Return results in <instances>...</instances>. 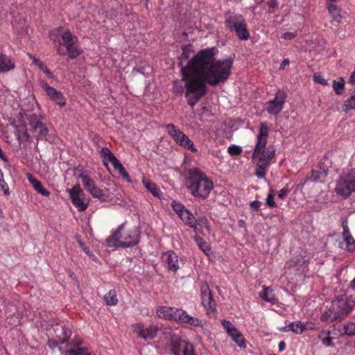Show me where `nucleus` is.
Listing matches in <instances>:
<instances>
[{"mask_svg": "<svg viewBox=\"0 0 355 355\" xmlns=\"http://www.w3.org/2000/svg\"><path fill=\"white\" fill-rule=\"evenodd\" d=\"M340 335L355 336V323L348 322L340 330Z\"/></svg>", "mask_w": 355, "mask_h": 355, "instance_id": "obj_38", "label": "nucleus"}, {"mask_svg": "<svg viewBox=\"0 0 355 355\" xmlns=\"http://www.w3.org/2000/svg\"><path fill=\"white\" fill-rule=\"evenodd\" d=\"M114 168L119 171V174L124 178L128 180V182H130L131 180L130 179L128 173L126 172L125 168L123 166L121 163L118 160L114 165Z\"/></svg>", "mask_w": 355, "mask_h": 355, "instance_id": "obj_40", "label": "nucleus"}, {"mask_svg": "<svg viewBox=\"0 0 355 355\" xmlns=\"http://www.w3.org/2000/svg\"><path fill=\"white\" fill-rule=\"evenodd\" d=\"M80 179H81L83 184L87 192H90L91 190L96 187L94 180L89 175H80Z\"/></svg>", "mask_w": 355, "mask_h": 355, "instance_id": "obj_33", "label": "nucleus"}, {"mask_svg": "<svg viewBox=\"0 0 355 355\" xmlns=\"http://www.w3.org/2000/svg\"><path fill=\"white\" fill-rule=\"evenodd\" d=\"M225 26L231 32L235 31L241 40H248L250 37V32L245 18L241 14L226 11L225 15Z\"/></svg>", "mask_w": 355, "mask_h": 355, "instance_id": "obj_7", "label": "nucleus"}, {"mask_svg": "<svg viewBox=\"0 0 355 355\" xmlns=\"http://www.w3.org/2000/svg\"><path fill=\"white\" fill-rule=\"evenodd\" d=\"M65 355H91V354L87 347H71L66 351Z\"/></svg>", "mask_w": 355, "mask_h": 355, "instance_id": "obj_39", "label": "nucleus"}, {"mask_svg": "<svg viewBox=\"0 0 355 355\" xmlns=\"http://www.w3.org/2000/svg\"><path fill=\"white\" fill-rule=\"evenodd\" d=\"M0 187L2 189V190L4 191V193L6 195H9L10 194L8 185L5 182L4 180H1V181L0 182Z\"/></svg>", "mask_w": 355, "mask_h": 355, "instance_id": "obj_57", "label": "nucleus"}, {"mask_svg": "<svg viewBox=\"0 0 355 355\" xmlns=\"http://www.w3.org/2000/svg\"><path fill=\"white\" fill-rule=\"evenodd\" d=\"M69 193L71 202L79 211H84L87 209L89 202L81 198L84 193L79 184L74 185L69 191Z\"/></svg>", "mask_w": 355, "mask_h": 355, "instance_id": "obj_13", "label": "nucleus"}, {"mask_svg": "<svg viewBox=\"0 0 355 355\" xmlns=\"http://www.w3.org/2000/svg\"><path fill=\"white\" fill-rule=\"evenodd\" d=\"M296 35L297 34L295 33L286 32L282 35V38L284 40H291L294 39L296 37Z\"/></svg>", "mask_w": 355, "mask_h": 355, "instance_id": "obj_55", "label": "nucleus"}, {"mask_svg": "<svg viewBox=\"0 0 355 355\" xmlns=\"http://www.w3.org/2000/svg\"><path fill=\"white\" fill-rule=\"evenodd\" d=\"M173 92L175 94H182L184 88L182 85H178V83H175L173 88Z\"/></svg>", "mask_w": 355, "mask_h": 355, "instance_id": "obj_59", "label": "nucleus"}, {"mask_svg": "<svg viewBox=\"0 0 355 355\" xmlns=\"http://www.w3.org/2000/svg\"><path fill=\"white\" fill-rule=\"evenodd\" d=\"M15 135L19 141H28L30 135L28 133L25 123L16 126Z\"/></svg>", "mask_w": 355, "mask_h": 355, "instance_id": "obj_29", "label": "nucleus"}, {"mask_svg": "<svg viewBox=\"0 0 355 355\" xmlns=\"http://www.w3.org/2000/svg\"><path fill=\"white\" fill-rule=\"evenodd\" d=\"M162 259L168 270L176 272L180 268L179 257L173 250L164 253Z\"/></svg>", "mask_w": 355, "mask_h": 355, "instance_id": "obj_17", "label": "nucleus"}, {"mask_svg": "<svg viewBox=\"0 0 355 355\" xmlns=\"http://www.w3.org/2000/svg\"><path fill=\"white\" fill-rule=\"evenodd\" d=\"M287 98V94L282 89H278L273 99L267 101L264 110L270 115H277L284 109Z\"/></svg>", "mask_w": 355, "mask_h": 355, "instance_id": "obj_10", "label": "nucleus"}, {"mask_svg": "<svg viewBox=\"0 0 355 355\" xmlns=\"http://www.w3.org/2000/svg\"><path fill=\"white\" fill-rule=\"evenodd\" d=\"M333 87L337 94H342L345 87L344 80L342 78L338 80H334L333 83Z\"/></svg>", "mask_w": 355, "mask_h": 355, "instance_id": "obj_41", "label": "nucleus"}, {"mask_svg": "<svg viewBox=\"0 0 355 355\" xmlns=\"http://www.w3.org/2000/svg\"><path fill=\"white\" fill-rule=\"evenodd\" d=\"M171 350L173 355H196L193 345L180 338H172Z\"/></svg>", "mask_w": 355, "mask_h": 355, "instance_id": "obj_11", "label": "nucleus"}, {"mask_svg": "<svg viewBox=\"0 0 355 355\" xmlns=\"http://www.w3.org/2000/svg\"><path fill=\"white\" fill-rule=\"evenodd\" d=\"M15 67V61L9 56L0 54V73L8 72Z\"/></svg>", "mask_w": 355, "mask_h": 355, "instance_id": "obj_23", "label": "nucleus"}, {"mask_svg": "<svg viewBox=\"0 0 355 355\" xmlns=\"http://www.w3.org/2000/svg\"><path fill=\"white\" fill-rule=\"evenodd\" d=\"M197 242L200 249L202 251H203L206 254H208L209 252L211 251L210 245L202 239L200 238L197 239Z\"/></svg>", "mask_w": 355, "mask_h": 355, "instance_id": "obj_44", "label": "nucleus"}, {"mask_svg": "<svg viewBox=\"0 0 355 355\" xmlns=\"http://www.w3.org/2000/svg\"><path fill=\"white\" fill-rule=\"evenodd\" d=\"M215 55L214 48L200 50L182 68L185 96L193 94L188 101L191 108L206 94L207 85L224 83L232 73L234 59L216 60Z\"/></svg>", "mask_w": 355, "mask_h": 355, "instance_id": "obj_1", "label": "nucleus"}, {"mask_svg": "<svg viewBox=\"0 0 355 355\" xmlns=\"http://www.w3.org/2000/svg\"><path fill=\"white\" fill-rule=\"evenodd\" d=\"M289 192V190L287 187H284L283 189H282L279 193H278V197L280 199H284L285 197L287 196V194Z\"/></svg>", "mask_w": 355, "mask_h": 355, "instance_id": "obj_58", "label": "nucleus"}, {"mask_svg": "<svg viewBox=\"0 0 355 355\" xmlns=\"http://www.w3.org/2000/svg\"><path fill=\"white\" fill-rule=\"evenodd\" d=\"M174 309L166 306H159L157 309V315L159 318L173 320Z\"/></svg>", "mask_w": 355, "mask_h": 355, "instance_id": "obj_25", "label": "nucleus"}, {"mask_svg": "<svg viewBox=\"0 0 355 355\" xmlns=\"http://www.w3.org/2000/svg\"><path fill=\"white\" fill-rule=\"evenodd\" d=\"M179 217L181 220L185 223V225L189 226L193 228L196 232H199L200 230V227L199 224L197 223V220L193 216L191 212H190L187 209H185Z\"/></svg>", "mask_w": 355, "mask_h": 355, "instance_id": "obj_19", "label": "nucleus"}, {"mask_svg": "<svg viewBox=\"0 0 355 355\" xmlns=\"http://www.w3.org/2000/svg\"><path fill=\"white\" fill-rule=\"evenodd\" d=\"M104 300L108 306H115L118 303V298L115 290H110L104 295Z\"/></svg>", "mask_w": 355, "mask_h": 355, "instance_id": "obj_35", "label": "nucleus"}, {"mask_svg": "<svg viewBox=\"0 0 355 355\" xmlns=\"http://www.w3.org/2000/svg\"><path fill=\"white\" fill-rule=\"evenodd\" d=\"M270 127L266 121L261 122L257 143L252 153V161L256 165L255 175L265 178L271 160L275 157V150L272 146H267Z\"/></svg>", "mask_w": 355, "mask_h": 355, "instance_id": "obj_2", "label": "nucleus"}, {"mask_svg": "<svg viewBox=\"0 0 355 355\" xmlns=\"http://www.w3.org/2000/svg\"><path fill=\"white\" fill-rule=\"evenodd\" d=\"M173 320L181 323H185L193 327H201L202 321L197 318L193 317L182 309H174Z\"/></svg>", "mask_w": 355, "mask_h": 355, "instance_id": "obj_15", "label": "nucleus"}, {"mask_svg": "<svg viewBox=\"0 0 355 355\" xmlns=\"http://www.w3.org/2000/svg\"><path fill=\"white\" fill-rule=\"evenodd\" d=\"M26 178L37 193L45 197H49L50 196L51 193L46 189H45L42 183L31 173H28L26 174Z\"/></svg>", "mask_w": 355, "mask_h": 355, "instance_id": "obj_21", "label": "nucleus"}, {"mask_svg": "<svg viewBox=\"0 0 355 355\" xmlns=\"http://www.w3.org/2000/svg\"><path fill=\"white\" fill-rule=\"evenodd\" d=\"M101 157L103 158V164L107 167V162L114 165L119 159L116 158L112 151L107 147H103L100 151Z\"/></svg>", "mask_w": 355, "mask_h": 355, "instance_id": "obj_24", "label": "nucleus"}, {"mask_svg": "<svg viewBox=\"0 0 355 355\" xmlns=\"http://www.w3.org/2000/svg\"><path fill=\"white\" fill-rule=\"evenodd\" d=\"M75 173L80 178V175L83 174V175H88L87 171L84 169V168L78 165L75 168Z\"/></svg>", "mask_w": 355, "mask_h": 355, "instance_id": "obj_54", "label": "nucleus"}, {"mask_svg": "<svg viewBox=\"0 0 355 355\" xmlns=\"http://www.w3.org/2000/svg\"><path fill=\"white\" fill-rule=\"evenodd\" d=\"M335 191L343 198H347L352 192L355 193V169L352 170L346 176L340 177Z\"/></svg>", "mask_w": 355, "mask_h": 355, "instance_id": "obj_9", "label": "nucleus"}, {"mask_svg": "<svg viewBox=\"0 0 355 355\" xmlns=\"http://www.w3.org/2000/svg\"><path fill=\"white\" fill-rule=\"evenodd\" d=\"M40 85L43 90L45 91L47 96L51 101L54 102L60 107H64L66 105V98L62 92L51 87L44 80L40 81Z\"/></svg>", "mask_w": 355, "mask_h": 355, "instance_id": "obj_16", "label": "nucleus"}, {"mask_svg": "<svg viewBox=\"0 0 355 355\" xmlns=\"http://www.w3.org/2000/svg\"><path fill=\"white\" fill-rule=\"evenodd\" d=\"M44 116L32 114L28 116L30 130L37 140L52 142L53 140V130L43 121Z\"/></svg>", "mask_w": 355, "mask_h": 355, "instance_id": "obj_8", "label": "nucleus"}, {"mask_svg": "<svg viewBox=\"0 0 355 355\" xmlns=\"http://www.w3.org/2000/svg\"><path fill=\"white\" fill-rule=\"evenodd\" d=\"M35 63L38 65L40 69L44 71L49 78H53L54 75L51 70L41 61L36 60Z\"/></svg>", "mask_w": 355, "mask_h": 355, "instance_id": "obj_45", "label": "nucleus"}, {"mask_svg": "<svg viewBox=\"0 0 355 355\" xmlns=\"http://www.w3.org/2000/svg\"><path fill=\"white\" fill-rule=\"evenodd\" d=\"M55 338L61 343H67L71 336V331L63 324H56L53 327Z\"/></svg>", "mask_w": 355, "mask_h": 355, "instance_id": "obj_18", "label": "nucleus"}, {"mask_svg": "<svg viewBox=\"0 0 355 355\" xmlns=\"http://www.w3.org/2000/svg\"><path fill=\"white\" fill-rule=\"evenodd\" d=\"M294 262L297 265L305 266V265L308 264L309 261L307 259H306L305 255H300V257L295 258L294 260Z\"/></svg>", "mask_w": 355, "mask_h": 355, "instance_id": "obj_53", "label": "nucleus"}, {"mask_svg": "<svg viewBox=\"0 0 355 355\" xmlns=\"http://www.w3.org/2000/svg\"><path fill=\"white\" fill-rule=\"evenodd\" d=\"M221 324L229 335L233 334L234 332L235 333L236 331L238 330V329H236L235 326L229 320L224 319L221 321Z\"/></svg>", "mask_w": 355, "mask_h": 355, "instance_id": "obj_42", "label": "nucleus"}, {"mask_svg": "<svg viewBox=\"0 0 355 355\" xmlns=\"http://www.w3.org/2000/svg\"><path fill=\"white\" fill-rule=\"evenodd\" d=\"M289 63H290V61H289V60H288V59H284V60L282 61V62L281 63V64H280V67H279V68H280L281 69H285V67H286L287 65H288V64H289Z\"/></svg>", "mask_w": 355, "mask_h": 355, "instance_id": "obj_61", "label": "nucleus"}, {"mask_svg": "<svg viewBox=\"0 0 355 355\" xmlns=\"http://www.w3.org/2000/svg\"><path fill=\"white\" fill-rule=\"evenodd\" d=\"M200 291L202 304L204 307L207 310L208 313H215L216 311V302L214 300L209 286L206 282L201 284Z\"/></svg>", "mask_w": 355, "mask_h": 355, "instance_id": "obj_14", "label": "nucleus"}, {"mask_svg": "<svg viewBox=\"0 0 355 355\" xmlns=\"http://www.w3.org/2000/svg\"><path fill=\"white\" fill-rule=\"evenodd\" d=\"M175 144L193 153H198V150L194 146L193 142L184 132L177 139Z\"/></svg>", "mask_w": 355, "mask_h": 355, "instance_id": "obj_22", "label": "nucleus"}, {"mask_svg": "<svg viewBox=\"0 0 355 355\" xmlns=\"http://www.w3.org/2000/svg\"><path fill=\"white\" fill-rule=\"evenodd\" d=\"M326 8L329 15L332 17L333 21L338 23L340 22L342 18L340 15V9L333 3L326 2Z\"/></svg>", "mask_w": 355, "mask_h": 355, "instance_id": "obj_26", "label": "nucleus"}, {"mask_svg": "<svg viewBox=\"0 0 355 355\" xmlns=\"http://www.w3.org/2000/svg\"><path fill=\"white\" fill-rule=\"evenodd\" d=\"M89 193L92 195L93 198H98L99 200L102 202H105L108 200L110 196L107 189H103L97 186L94 187Z\"/></svg>", "mask_w": 355, "mask_h": 355, "instance_id": "obj_30", "label": "nucleus"}, {"mask_svg": "<svg viewBox=\"0 0 355 355\" xmlns=\"http://www.w3.org/2000/svg\"><path fill=\"white\" fill-rule=\"evenodd\" d=\"M343 238L345 243V249L348 250L349 252H354L355 250V240L354 237L351 235L347 225L343 223Z\"/></svg>", "mask_w": 355, "mask_h": 355, "instance_id": "obj_20", "label": "nucleus"}, {"mask_svg": "<svg viewBox=\"0 0 355 355\" xmlns=\"http://www.w3.org/2000/svg\"><path fill=\"white\" fill-rule=\"evenodd\" d=\"M313 80L322 85H327L328 82L320 73H315L313 75Z\"/></svg>", "mask_w": 355, "mask_h": 355, "instance_id": "obj_51", "label": "nucleus"}, {"mask_svg": "<svg viewBox=\"0 0 355 355\" xmlns=\"http://www.w3.org/2000/svg\"><path fill=\"white\" fill-rule=\"evenodd\" d=\"M61 342H60V340H58L57 338H49L47 342L48 346L51 349H55L56 347H59V349L62 351L61 347H60V345H62Z\"/></svg>", "mask_w": 355, "mask_h": 355, "instance_id": "obj_48", "label": "nucleus"}, {"mask_svg": "<svg viewBox=\"0 0 355 355\" xmlns=\"http://www.w3.org/2000/svg\"><path fill=\"white\" fill-rule=\"evenodd\" d=\"M330 331L321 330L318 335V338L321 340L322 344L326 347L334 346L333 338L330 336Z\"/></svg>", "mask_w": 355, "mask_h": 355, "instance_id": "obj_32", "label": "nucleus"}, {"mask_svg": "<svg viewBox=\"0 0 355 355\" xmlns=\"http://www.w3.org/2000/svg\"><path fill=\"white\" fill-rule=\"evenodd\" d=\"M186 49H187V47H186V46H184V47L182 48V55L183 57H184L185 58H188V57H189V56H188V55H187V53H186Z\"/></svg>", "mask_w": 355, "mask_h": 355, "instance_id": "obj_64", "label": "nucleus"}, {"mask_svg": "<svg viewBox=\"0 0 355 355\" xmlns=\"http://www.w3.org/2000/svg\"><path fill=\"white\" fill-rule=\"evenodd\" d=\"M139 242V231L135 228L125 230V223L120 225L106 239L107 245L110 248H131Z\"/></svg>", "mask_w": 355, "mask_h": 355, "instance_id": "obj_6", "label": "nucleus"}, {"mask_svg": "<svg viewBox=\"0 0 355 355\" xmlns=\"http://www.w3.org/2000/svg\"><path fill=\"white\" fill-rule=\"evenodd\" d=\"M78 243L81 249L90 257H94L95 256L92 252H91L89 247L86 246L85 244L80 239L78 240Z\"/></svg>", "mask_w": 355, "mask_h": 355, "instance_id": "obj_52", "label": "nucleus"}, {"mask_svg": "<svg viewBox=\"0 0 355 355\" xmlns=\"http://www.w3.org/2000/svg\"><path fill=\"white\" fill-rule=\"evenodd\" d=\"M132 331L139 338L145 340H153L157 336L159 327L156 324H151L148 327L145 328L141 322L133 324L132 325Z\"/></svg>", "mask_w": 355, "mask_h": 355, "instance_id": "obj_12", "label": "nucleus"}, {"mask_svg": "<svg viewBox=\"0 0 355 355\" xmlns=\"http://www.w3.org/2000/svg\"><path fill=\"white\" fill-rule=\"evenodd\" d=\"M261 204V202L259 200H254L250 203V207L252 210L257 211L259 210Z\"/></svg>", "mask_w": 355, "mask_h": 355, "instance_id": "obj_56", "label": "nucleus"}, {"mask_svg": "<svg viewBox=\"0 0 355 355\" xmlns=\"http://www.w3.org/2000/svg\"><path fill=\"white\" fill-rule=\"evenodd\" d=\"M296 334H301L306 329V324L301 321L293 322L288 324V329Z\"/></svg>", "mask_w": 355, "mask_h": 355, "instance_id": "obj_34", "label": "nucleus"}, {"mask_svg": "<svg viewBox=\"0 0 355 355\" xmlns=\"http://www.w3.org/2000/svg\"><path fill=\"white\" fill-rule=\"evenodd\" d=\"M227 152L230 155H240L242 153V148L239 146L231 145L227 148Z\"/></svg>", "mask_w": 355, "mask_h": 355, "instance_id": "obj_46", "label": "nucleus"}, {"mask_svg": "<svg viewBox=\"0 0 355 355\" xmlns=\"http://www.w3.org/2000/svg\"><path fill=\"white\" fill-rule=\"evenodd\" d=\"M232 339L234 341V343L241 348H245V338L243 336V334L239 331H236V332L229 335Z\"/></svg>", "mask_w": 355, "mask_h": 355, "instance_id": "obj_36", "label": "nucleus"}, {"mask_svg": "<svg viewBox=\"0 0 355 355\" xmlns=\"http://www.w3.org/2000/svg\"><path fill=\"white\" fill-rule=\"evenodd\" d=\"M327 176V172L324 170L321 169H313L311 175L307 179L312 182H317L320 180L321 178Z\"/></svg>", "mask_w": 355, "mask_h": 355, "instance_id": "obj_37", "label": "nucleus"}, {"mask_svg": "<svg viewBox=\"0 0 355 355\" xmlns=\"http://www.w3.org/2000/svg\"><path fill=\"white\" fill-rule=\"evenodd\" d=\"M173 211L180 216L186 209L184 205L179 202L173 200L171 203Z\"/></svg>", "mask_w": 355, "mask_h": 355, "instance_id": "obj_43", "label": "nucleus"}, {"mask_svg": "<svg viewBox=\"0 0 355 355\" xmlns=\"http://www.w3.org/2000/svg\"><path fill=\"white\" fill-rule=\"evenodd\" d=\"M185 185L191 195L200 200H206L214 189L213 181L196 167L187 170Z\"/></svg>", "mask_w": 355, "mask_h": 355, "instance_id": "obj_3", "label": "nucleus"}, {"mask_svg": "<svg viewBox=\"0 0 355 355\" xmlns=\"http://www.w3.org/2000/svg\"><path fill=\"white\" fill-rule=\"evenodd\" d=\"M49 37L56 44L57 53L60 55H68L69 58L75 59L82 53L77 45L78 38L69 30L64 31L62 27L52 29Z\"/></svg>", "mask_w": 355, "mask_h": 355, "instance_id": "obj_4", "label": "nucleus"}, {"mask_svg": "<svg viewBox=\"0 0 355 355\" xmlns=\"http://www.w3.org/2000/svg\"><path fill=\"white\" fill-rule=\"evenodd\" d=\"M355 301L350 297L343 296L331 302L330 307L320 316V320L328 324L340 322L353 310Z\"/></svg>", "mask_w": 355, "mask_h": 355, "instance_id": "obj_5", "label": "nucleus"}, {"mask_svg": "<svg viewBox=\"0 0 355 355\" xmlns=\"http://www.w3.org/2000/svg\"><path fill=\"white\" fill-rule=\"evenodd\" d=\"M274 198H275L274 190L272 189H270V191L269 193L268 194V196L266 198V205L269 207H277V205L274 200Z\"/></svg>", "mask_w": 355, "mask_h": 355, "instance_id": "obj_47", "label": "nucleus"}, {"mask_svg": "<svg viewBox=\"0 0 355 355\" xmlns=\"http://www.w3.org/2000/svg\"><path fill=\"white\" fill-rule=\"evenodd\" d=\"M259 297L264 301L270 302L272 304H275L277 301L274 291L266 286L263 287V291L259 293Z\"/></svg>", "mask_w": 355, "mask_h": 355, "instance_id": "obj_27", "label": "nucleus"}, {"mask_svg": "<svg viewBox=\"0 0 355 355\" xmlns=\"http://www.w3.org/2000/svg\"><path fill=\"white\" fill-rule=\"evenodd\" d=\"M67 347H68V349H70L71 347V348H78V347H81V344H82V340L80 338H74L73 340H71V342H67Z\"/></svg>", "mask_w": 355, "mask_h": 355, "instance_id": "obj_49", "label": "nucleus"}, {"mask_svg": "<svg viewBox=\"0 0 355 355\" xmlns=\"http://www.w3.org/2000/svg\"><path fill=\"white\" fill-rule=\"evenodd\" d=\"M345 110L355 109V95L351 96L345 102Z\"/></svg>", "mask_w": 355, "mask_h": 355, "instance_id": "obj_50", "label": "nucleus"}, {"mask_svg": "<svg viewBox=\"0 0 355 355\" xmlns=\"http://www.w3.org/2000/svg\"><path fill=\"white\" fill-rule=\"evenodd\" d=\"M279 352H283L285 348H286V343L284 341H281L279 343Z\"/></svg>", "mask_w": 355, "mask_h": 355, "instance_id": "obj_62", "label": "nucleus"}, {"mask_svg": "<svg viewBox=\"0 0 355 355\" xmlns=\"http://www.w3.org/2000/svg\"><path fill=\"white\" fill-rule=\"evenodd\" d=\"M166 130L175 142L181 136L183 132L176 125L172 123L166 125Z\"/></svg>", "mask_w": 355, "mask_h": 355, "instance_id": "obj_31", "label": "nucleus"}, {"mask_svg": "<svg viewBox=\"0 0 355 355\" xmlns=\"http://www.w3.org/2000/svg\"><path fill=\"white\" fill-rule=\"evenodd\" d=\"M142 184L146 189L150 192L154 196L159 198L162 192L157 185L147 178L142 179Z\"/></svg>", "mask_w": 355, "mask_h": 355, "instance_id": "obj_28", "label": "nucleus"}, {"mask_svg": "<svg viewBox=\"0 0 355 355\" xmlns=\"http://www.w3.org/2000/svg\"><path fill=\"white\" fill-rule=\"evenodd\" d=\"M349 83L350 84H355V71L352 73L349 78Z\"/></svg>", "mask_w": 355, "mask_h": 355, "instance_id": "obj_63", "label": "nucleus"}, {"mask_svg": "<svg viewBox=\"0 0 355 355\" xmlns=\"http://www.w3.org/2000/svg\"><path fill=\"white\" fill-rule=\"evenodd\" d=\"M267 3L270 8H275L277 6V0H270Z\"/></svg>", "mask_w": 355, "mask_h": 355, "instance_id": "obj_60", "label": "nucleus"}]
</instances>
